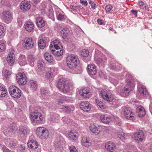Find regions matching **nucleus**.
Returning a JSON list of instances; mask_svg holds the SVG:
<instances>
[{
    "mask_svg": "<svg viewBox=\"0 0 152 152\" xmlns=\"http://www.w3.org/2000/svg\"><path fill=\"white\" fill-rule=\"evenodd\" d=\"M78 61L77 57L73 54L69 55L66 59L67 64L70 69H73L76 66Z\"/></svg>",
    "mask_w": 152,
    "mask_h": 152,
    "instance_id": "f257e3e1",
    "label": "nucleus"
},
{
    "mask_svg": "<svg viewBox=\"0 0 152 152\" xmlns=\"http://www.w3.org/2000/svg\"><path fill=\"white\" fill-rule=\"evenodd\" d=\"M126 84L122 91V92L123 93H125L126 95L128 94L130 92V91L132 90L134 87V84L130 80V79L132 77V75L128 74L126 75Z\"/></svg>",
    "mask_w": 152,
    "mask_h": 152,
    "instance_id": "f03ea898",
    "label": "nucleus"
},
{
    "mask_svg": "<svg viewBox=\"0 0 152 152\" xmlns=\"http://www.w3.org/2000/svg\"><path fill=\"white\" fill-rule=\"evenodd\" d=\"M57 87L58 89L64 93L69 92L70 91L69 84L64 79L62 78L59 80L57 84Z\"/></svg>",
    "mask_w": 152,
    "mask_h": 152,
    "instance_id": "7ed1b4c3",
    "label": "nucleus"
},
{
    "mask_svg": "<svg viewBox=\"0 0 152 152\" xmlns=\"http://www.w3.org/2000/svg\"><path fill=\"white\" fill-rule=\"evenodd\" d=\"M36 134L39 138L42 140L47 139L49 135L48 130L46 128L41 127L37 128Z\"/></svg>",
    "mask_w": 152,
    "mask_h": 152,
    "instance_id": "20e7f679",
    "label": "nucleus"
},
{
    "mask_svg": "<svg viewBox=\"0 0 152 152\" xmlns=\"http://www.w3.org/2000/svg\"><path fill=\"white\" fill-rule=\"evenodd\" d=\"M30 115V119L32 123L39 124L42 121L43 117L40 113L34 112L31 113Z\"/></svg>",
    "mask_w": 152,
    "mask_h": 152,
    "instance_id": "39448f33",
    "label": "nucleus"
},
{
    "mask_svg": "<svg viewBox=\"0 0 152 152\" xmlns=\"http://www.w3.org/2000/svg\"><path fill=\"white\" fill-rule=\"evenodd\" d=\"M9 91L10 95L14 98H18L21 96V90L15 86H10Z\"/></svg>",
    "mask_w": 152,
    "mask_h": 152,
    "instance_id": "423d86ee",
    "label": "nucleus"
},
{
    "mask_svg": "<svg viewBox=\"0 0 152 152\" xmlns=\"http://www.w3.org/2000/svg\"><path fill=\"white\" fill-rule=\"evenodd\" d=\"M100 94L103 99L107 101H112L114 99V96L110 94V91L104 89L100 91Z\"/></svg>",
    "mask_w": 152,
    "mask_h": 152,
    "instance_id": "0eeeda50",
    "label": "nucleus"
},
{
    "mask_svg": "<svg viewBox=\"0 0 152 152\" xmlns=\"http://www.w3.org/2000/svg\"><path fill=\"white\" fill-rule=\"evenodd\" d=\"M16 80L19 85H25L27 83L26 77L23 72H20L16 75Z\"/></svg>",
    "mask_w": 152,
    "mask_h": 152,
    "instance_id": "6e6552de",
    "label": "nucleus"
},
{
    "mask_svg": "<svg viewBox=\"0 0 152 152\" xmlns=\"http://www.w3.org/2000/svg\"><path fill=\"white\" fill-rule=\"evenodd\" d=\"M23 44L25 48L29 50L34 47V42L31 38L26 37L24 39Z\"/></svg>",
    "mask_w": 152,
    "mask_h": 152,
    "instance_id": "1a4fd4ad",
    "label": "nucleus"
},
{
    "mask_svg": "<svg viewBox=\"0 0 152 152\" xmlns=\"http://www.w3.org/2000/svg\"><path fill=\"white\" fill-rule=\"evenodd\" d=\"M144 137V134L141 130H138L134 134V140L138 142H142Z\"/></svg>",
    "mask_w": 152,
    "mask_h": 152,
    "instance_id": "9d476101",
    "label": "nucleus"
},
{
    "mask_svg": "<svg viewBox=\"0 0 152 152\" xmlns=\"http://www.w3.org/2000/svg\"><path fill=\"white\" fill-rule=\"evenodd\" d=\"M124 114L128 119L132 120L134 117V113L131 110L130 108L125 107L123 109Z\"/></svg>",
    "mask_w": 152,
    "mask_h": 152,
    "instance_id": "9b49d317",
    "label": "nucleus"
},
{
    "mask_svg": "<svg viewBox=\"0 0 152 152\" xmlns=\"http://www.w3.org/2000/svg\"><path fill=\"white\" fill-rule=\"evenodd\" d=\"M3 19L5 22L9 23L12 20V15L9 11H4L3 12Z\"/></svg>",
    "mask_w": 152,
    "mask_h": 152,
    "instance_id": "f8f14e48",
    "label": "nucleus"
},
{
    "mask_svg": "<svg viewBox=\"0 0 152 152\" xmlns=\"http://www.w3.org/2000/svg\"><path fill=\"white\" fill-rule=\"evenodd\" d=\"M80 108L85 112H88L91 109V105L87 101H82L80 104Z\"/></svg>",
    "mask_w": 152,
    "mask_h": 152,
    "instance_id": "ddd939ff",
    "label": "nucleus"
},
{
    "mask_svg": "<svg viewBox=\"0 0 152 152\" xmlns=\"http://www.w3.org/2000/svg\"><path fill=\"white\" fill-rule=\"evenodd\" d=\"M78 92L80 95L83 98H89L91 96V93L89 90L86 88L80 89Z\"/></svg>",
    "mask_w": 152,
    "mask_h": 152,
    "instance_id": "4468645a",
    "label": "nucleus"
},
{
    "mask_svg": "<svg viewBox=\"0 0 152 152\" xmlns=\"http://www.w3.org/2000/svg\"><path fill=\"white\" fill-rule=\"evenodd\" d=\"M101 126L91 124L89 127L91 131L96 134H99L101 132Z\"/></svg>",
    "mask_w": 152,
    "mask_h": 152,
    "instance_id": "2eb2a0df",
    "label": "nucleus"
},
{
    "mask_svg": "<svg viewBox=\"0 0 152 152\" xmlns=\"http://www.w3.org/2000/svg\"><path fill=\"white\" fill-rule=\"evenodd\" d=\"M105 147L108 151L113 152L116 149V146L112 142L108 141L105 144Z\"/></svg>",
    "mask_w": 152,
    "mask_h": 152,
    "instance_id": "dca6fc26",
    "label": "nucleus"
},
{
    "mask_svg": "<svg viewBox=\"0 0 152 152\" xmlns=\"http://www.w3.org/2000/svg\"><path fill=\"white\" fill-rule=\"evenodd\" d=\"M62 48V46L58 39H56L52 42L50 46V48L51 50H53V49L58 48Z\"/></svg>",
    "mask_w": 152,
    "mask_h": 152,
    "instance_id": "f3484780",
    "label": "nucleus"
},
{
    "mask_svg": "<svg viewBox=\"0 0 152 152\" xmlns=\"http://www.w3.org/2000/svg\"><path fill=\"white\" fill-rule=\"evenodd\" d=\"M24 27L26 30L28 32H31L34 28V25L31 22L27 21L24 24Z\"/></svg>",
    "mask_w": 152,
    "mask_h": 152,
    "instance_id": "a211bd4d",
    "label": "nucleus"
},
{
    "mask_svg": "<svg viewBox=\"0 0 152 152\" xmlns=\"http://www.w3.org/2000/svg\"><path fill=\"white\" fill-rule=\"evenodd\" d=\"M88 72L91 76H94L96 73V70L95 66L94 64H90L87 66Z\"/></svg>",
    "mask_w": 152,
    "mask_h": 152,
    "instance_id": "6ab92c4d",
    "label": "nucleus"
},
{
    "mask_svg": "<svg viewBox=\"0 0 152 152\" xmlns=\"http://www.w3.org/2000/svg\"><path fill=\"white\" fill-rule=\"evenodd\" d=\"M20 6L21 10L23 11L28 10L30 9L31 7L30 3L27 1H22Z\"/></svg>",
    "mask_w": 152,
    "mask_h": 152,
    "instance_id": "aec40b11",
    "label": "nucleus"
},
{
    "mask_svg": "<svg viewBox=\"0 0 152 152\" xmlns=\"http://www.w3.org/2000/svg\"><path fill=\"white\" fill-rule=\"evenodd\" d=\"M29 132V130L27 127H21L19 128V134L21 137H24L28 134Z\"/></svg>",
    "mask_w": 152,
    "mask_h": 152,
    "instance_id": "412c9836",
    "label": "nucleus"
},
{
    "mask_svg": "<svg viewBox=\"0 0 152 152\" xmlns=\"http://www.w3.org/2000/svg\"><path fill=\"white\" fill-rule=\"evenodd\" d=\"M100 119L101 121L105 124H109L111 121L110 116L106 114L101 115L100 116Z\"/></svg>",
    "mask_w": 152,
    "mask_h": 152,
    "instance_id": "4be33fe9",
    "label": "nucleus"
},
{
    "mask_svg": "<svg viewBox=\"0 0 152 152\" xmlns=\"http://www.w3.org/2000/svg\"><path fill=\"white\" fill-rule=\"evenodd\" d=\"M14 57L13 52H10L6 58L7 61L10 66H12L14 62Z\"/></svg>",
    "mask_w": 152,
    "mask_h": 152,
    "instance_id": "5701e85b",
    "label": "nucleus"
},
{
    "mask_svg": "<svg viewBox=\"0 0 152 152\" xmlns=\"http://www.w3.org/2000/svg\"><path fill=\"white\" fill-rule=\"evenodd\" d=\"M27 145L28 147L34 149L37 148L38 145V142L33 140H29L28 142Z\"/></svg>",
    "mask_w": 152,
    "mask_h": 152,
    "instance_id": "b1692460",
    "label": "nucleus"
},
{
    "mask_svg": "<svg viewBox=\"0 0 152 152\" xmlns=\"http://www.w3.org/2000/svg\"><path fill=\"white\" fill-rule=\"evenodd\" d=\"M36 21L37 25L39 27L42 28L45 25V22L41 17H37Z\"/></svg>",
    "mask_w": 152,
    "mask_h": 152,
    "instance_id": "393cba45",
    "label": "nucleus"
},
{
    "mask_svg": "<svg viewBox=\"0 0 152 152\" xmlns=\"http://www.w3.org/2000/svg\"><path fill=\"white\" fill-rule=\"evenodd\" d=\"M137 112L138 113L139 116L142 117L145 114V112L144 108L142 106H139L136 109Z\"/></svg>",
    "mask_w": 152,
    "mask_h": 152,
    "instance_id": "a878e982",
    "label": "nucleus"
},
{
    "mask_svg": "<svg viewBox=\"0 0 152 152\" xmlns=\"http://www.w3.org/2000/svg\"><path fill=\"white\" fill-rule=\"evenodd\" d=\"M82 144L86 147H88L91 145V142L88 138L86 137H83L81 140Z\"/></svg>",
    "mask_w": 152,
    "mask_h": 152,
    "instance_id": "bb28decb",
    "label": "nucleus"
},
{
    "mask_svg": "<svg viewBox=\"0 0 152 152\" xmlns=\"http://www.w3.org/2000/svg\"><path fill=\"white\" fill-rule=\"evenodd\" d=\"M96 102L97 106H98L100 108L102 109L105 108L106 107V104L105 102L103 101L102 100L97 98L96 99Z\"/></svg>",
    "mask_w": 152,
    "mask_h": 152,
    "instance_id": "cd10ccee",
    "label": "nucleus"
},
{
    "mask_svg": "<svg viewBox=\"0 0 152 152\" xmlns=\"http://www.w3.org/2000/svg\"><path fill=\"white\" fill-rule=\"evenodd\" d=\"M62 48H58L53 49L52 51L53 53L55 55L59 56L62 55L63 53V50H62Z\"/></svg>",
    "mask_w": 152,
    "mask_h": 152,
    "instance_id": "c85d7f7f",
    "label": "nucleus"
},
{
    "mask_svg": "<svg viewBox=\"0 0 152 152\" xmlns=\"http://www.w3.org/2000/svg\"><path fill=\"white\" fill-rule=\"evenodd\" d=\"M44 57L45 60L48 63H52L54 61L53 56L51 54L47 52L44 54Z\"/></svg>",
    "mask_w": 152,
    "mask_h": 152,
    "instance_id": "c756f323",
    "label": "nucleus"
},
{
    "mask_svg": "<svg viewBox=\"0 0 152 152\" xmlns=\"http://www.w3.org/2000/svg\"><path fill=\"white\" fill-rule=\"evenodd\" d=\"M27 58L29 64L31 66H33L35 61L34 56L32 54H29L28 55Z\"/></svg>",
    "mask_w": 152,
    "mask_h": 152,
    "instance_id": "7c9ffc66",
    "label": "nucleus"
},
{
    "mask_svg": "<svg viewBox=\"0 0 152 152\" xmlns=\"http://www.w3.org/2000/svg\"><path fill=\"white\" fill-rule=\"evenodd\" d=\"M45 64L43 60H39L37 63L38 68L40 70L42 71L45 70Z\"/></svg>",
    "mask_w": 152,
    "mask_h": 152,
    "instance_id": "2f4dec72",
    "label": "nucleus"
},
{
    "mask_svg": "<svg viewBox=\"0 0 152 152\" xmlns=\"http://www.w3.org/2000/svg\"><path fill=\"white\" fill-rule=\"evenodd\" d=\"M29 85L30 88L33 91H36L37 88V85L36 81L31 80L29 83Z\"/></svg>",
    "mask_w": 152,
    "mask_h": 152,
    "instance_id": "473e14b6",
    "label": "nucleus"
},
{
    "mask_svg": "<svg viewBox=\"0 0 152 152\" xmlns=\"http://www.w3.org/2000/svg\"><path fill=\"white\" fill-rule=\"evenodd\" d=\"M18 62L21 66H23L25 65L26 63V57L24 55H20L18 59Z\"/></svg>",
    "mask_w": 152,
    "mask_h": 152,
    "instance_id": "72a5a7b5",
    "label": "nucleus"
},
{
    "mask_svg": "<svg viewBox=\"0 0 152 152\" xmlns=\"http://www.w3.org/2000/svg\"><path fill=\"white\" fill-rule=\"evenodd\" d=\"M40 92L42 97L45 98V96L49 94V91L47 89L42 88L40 89Z\"/></svg>",
    "mask_w": 152,
    "mask_h": 152,
    "instance_id": "f704fd0d",
    "label": "nucleus"
},
{
    "mask_svg": "<svg viewBox=\"0 0 152 152\" xmlns=\"http://www.w3.org/2000/svg\"><path fill=\"white\" fill-rule=\"evenodd\" d=\"M7 94L6 89L4 87L0 86V97H4Z\"/></svg>",
    "mask_w": 152,
    "mask_h": 152,
    "instance_id": "c9c22d12",
    "label": "nucleus"
},
{
    "mask_svg": "<svg viewBox=\"0 0 152 152\" xmlns=\"http://www.w3.org/2000/svg\"><path fill=\"white\" fill-rule=\"evenodd\" d=\"M117 134L118 137L122 140L126 139L128 137L126 134L124 133L121 130L118 131V132H117Z\"/></svg>",
    "mask_w": 152,
    "mask_h": 152,
    "instance_id": "e433bc0d",
    "label": "nucleus"
},
{
    "mask_svg": "<svg viewBox=\"0 0 152 152\" xmlns=\"http://www.w3.org/2000/svg\"><path fill=\"white\" fill-rule=\"evenodd\" d=\"M59 115L58 114L54 113L50 117V120L53 122H58L59 120Z\"/></svg>",
    "mask_w": 152,
    "mask_h": 152,
    "instance_id": "4c0bfd02",
    "label": "nucleus"
},
{
    "mask_svg": "<svg viewBox=\"0 0 152 152\" xmlns=\"http://www.w3.org/2000/svg\"><path fill=\"white\" fill-rule=\"evenodd\" d=\"M46 42L43 39H40L38 42L39 47L41 49L44 48L46 46Z\"/></svg>",
    "mask_w": 152,
    "mask_h": 152,
    "instance_id": "58836bf2",
    "label": "nucleus"
},
{
    "mask_svg": "<svg viewBox=\"0 0 152 152\" xmlns=\"http://www.w3.org/2000/svg\"><path fill=\"white\" fill-rule=\"evenodd\" d=\"M6 42L3 40H0V51H2L6 49Z\"/></svg>",
    "mask_w": 152,
    "mask_h": 152,
    "instance_id": "ea45409f",
    "label": "nucleus"
},
{
    "mask_svg": "<svg viewBox=\"0 0 152 152\" xmlns=\"http://www.w3.org/2000/svg\"><path fill=\"white\" fill-rule=\"evenodd\" d=\"M139 91L140 94L142 96L145 95L148 93L146 89L142 87L139 89Z\"/></svg>",
    "mask_w": 152,
    "mask_h": 152,
    "instance_id": "a19ab883",
    "label": "nucleus"
},
{
    "mask_svg": "<svg viewBox=\"0 0 152 152\" xmlns=\"http://www.w3.org/2000/svg\"><path fill=\"white\" fill-rule=\"evenodd\" d=\"M56 15L57 18L58 20L63 21L65 19L66 17L61 13H56Z\"/></svg>",
    "mask_w": 152,
    "mask_h": 152,
    "instance_id": "79ce46f5",
    "label": "nucleus"
},
{
    "mask_svg": "<svg viewBox=\"0 0 152 152\" xmlns=\"http://www.w3.org/2000/svg\"><path fill=\"white\" fill-rule=\"evenodd\" d=\"M63 110L67 113H70L71 110H74V108L73 107L70 108L69 107L64 106L62 108Z\"/></svg>",
    "mask_w": 152,
    "mask_h": 152,
    "instance_id": "37998d69",
    "label": "nucleus"
},
{
    "mask_svg": "<svg viewBox=\"0 0 152 152\" xmlns=\"http://www.w3.org/2000/svg\"><path fill=\"white\" fill-rule=\"evenodd\" d=\"M54 145L56 147L59 148L61 145V143L60 140L59 138H57L55 140L54 142Z\"/></svg>",
    "mask_w": 152,
    "mask_h": 152,
    "instance_id": "c03bdc74",
    "label": "nucleus"
},
{
    "mask_svg": "<svg viewBox=\"0 0 152 152\" xmlns=\"http://www.w3.org/2000/svg\"><path fill=\"white\" fill-rule=\"evenodd\" d=\"M17 144V141L15 140H12L10 142V146L12 148H13L16 146Z\"/></svg>",
    "mask_w": 152,
    "mask_h": 152,
    "instance_id": "a18cd8bd",
    "label": "nucleus"
},
{
    "mask_svg": "<svg viewBox=\"0 0 152 152\" xmlns=\"http://www.w3.org/2000/svg\"><path fill=\"white\" fill-rule=\"evenodd\" d=\"M89 53V52L88 50L86 49H83L81 55L83 57H87L88 56Z\"/></svg>",
    "mask_w": 152,
    "mask_h": 152,
    "instance_id": "49530a36",
    "label": "nucleus"
},
{
    "mask_svg": "<svg viewBox=\"0 0 152 152\" xmlns=\"http://www.w3.org/2000/svg\"><path fill=\"white\" fill-rule=\"evenodd\" d=\"M11 74V72L8 70H6L5 71L4 74V76L6 79L9 78L10 77Z\"/></svg>",
    "mask_w": 152,
    "mask_h": 152,
    "instance_id": "de8ad7c7",
    "label": "nucleus"
},
{
    "mask_svg": "<svg viewBox=\"0 0 152 152\" xmlns=\"http://www.w3.org/2000/svg\"><path fill=\"white\" fill-rule=\"evenodd\" d=\"M139 4L140 7L142 9L144 8H148V5L146 4H144V2L142 1L139 2Z\"/></svg>",
    "mask_w": 152,
    "mask_h": 152,
    "instance_id": "09e8293b",
    "label": "nucleus"
},
{
    "mask_svg": "<svg viewBox=\"0 0 152 152\" xmlns=\"http://www.w3.org/2000/svg\"><path fill=\"white\" fill-rule=\"evenodd\" d=\"M69 149L70 152H78V150L74 146L71 145L70 146Z\"/></svg>",
    "mask_w": 152,
    "mask_h": 152,
    "instance_id": "8fccbe9b",
    "label": "nucleus"
},
{
    "mask_svg": "<svg viewBox=\"0 0 152 152\" xmlns=\"http://www.w3.org/2000/svg\"><path fill=\"white\" fill-rule=\"evenodd\" d=\"M58 71L57 69L55 67H50V71L53 74V75L56 74Z\"/></svg>",
    "mask_w": 152,
    "mask_h": 152,
    "instance_id": "3c124183",
    "label": "nucleus"
},
{
    "mask_svg": "<svg viewBox=\"0 0 152 152\" xmlns=\"http://www.w3.org/2000/svg\"><path fill=\"white\" fill-rule=\"evenodd\" d=\"M53 75L51 72L50 71L48 72H47L45 74V77L48 79H50L51 78Z\"/></svg>",
    "mask_w": 152,
    "mask_h": 152,
    "instance_id": "603ef678",
    "label": "nucleus"
},
{
    "mask_svg": "<svg viewBox=\"0 0 152 152\" xmlns=\"http://www.w3.org/2000/svg\"><path fill=\"white\" fill-rule=\"evenodd\" d=\"M4 28L3 26L0 25V38H1L4 35Z\"/></svg>",
    "mask_w": 152,
    "mask_h": 152,
    "instance_id": "864d4df0",
    "label": "nucleus"
},
{
    "mask_svg": "<svg viewBox=\"0 0 152 152\" xmlns=\"http://www.w3.org/2000/svg\"><path fill=\"white\" fill-rule=\"evenodd\" d=\"M95 61L97 64H99L102 63V60L100 58H96L95 59Z\"/></svg>",
    "mask_w": 152,
    "mask_h": 152,
    "instance_id": "5fc2aeb1",
    "label": "nucleus"
},
{
    "mask_svg": "<svg viewBox=\"0 0 152 152\" xmlns=\"http://www.w3.org/2000/svg\"><path fill=\"white\" fill-rule=\"evenodd\" d=\"M105 8L106 11L108 12L112 9V7L110 5H108L106 6Z\"/></svg>",
    "mask_w": 152,
    "mask_h": 152,
    "instance_id": "6e6d98bb",
    "label": "nucleus"
},
{
    "mask_svg": "<svg viewBox=\"0 0 152 152\" xmlns=\"http://www.w3.org/2000/svg\"><path fill=\"white\" fill-rule=\"evenodd\" d=\"M62 32L63 33L65 34V35H66V34L68 33V31L66 30V28H63L61 30Z\"/></svg>",
    "mask_w": 152,
    "mask_h": 152,
    "instance_id": "4d7b16f0",
    "label": "nucleus"
},
{
    "mask_svg": "<svg viewBox=\"0 0 152 152\" xmlns=\"http://www.w3.org/2000/svg\"><path fill=\"white\" fill-rule=\"evenodd\" d=\"M76 132H75L74 131V130H72L69 133V137H72V136H73V135H75V134H76Z\"/></svg>",
    "mask_w": 152,
    "mask_h": 152,
    "instance_id": "13d9d810",
    "label": "nucleus"
},
{
    "mask_svg": "<svg viewBox=\"0 0 152 152\" xmlns=\"http://www.w3.org/2000/svg\"><path fill=\"white\" fill-rule=\"evenodd\" d=\"M111 83H113L114 85H117L118 83V81L114 79H112L111 80Z\"/></svg>",
    "mask_w": 152,
    "mask_h": 152,
    "instance_id": "bf43d9fd",
    "label": "nucleus"
},
{
    "mask_svg": "<svg viewBox=\"0 0 152 152\" xmlns=\"http://www.w3.org/2000/svg\"><path fill=\"white\" fill-rule=\"evenodd\" d=\"M77 137L78 134H75V135H73V136H72V137H70V138L73 140H75L77 139Z\"/></svg>",
    "mask_w": 152,
    "mask_h": 152,
    "instance_id": "052dcab7",
    "label": "nucleus"
},
{
    "mask_svg": "<svg viewBox=\"0 0 152 152\" xmlns=\"http://www.w3.org/2000/svg\"><path fill=\"white\" fill-rule=\"evenodd\" d=\"M62 120L64 121L66 123H68L69 122V121L70 120L69 119H68L66 117H64L62 118Z\"/></svg>",
    "mask_w": 152,
    "mask_h": 152,
    "instance_id": "680f3d73",
    "label": "nucleus"
},
{
    "mask_svg": "<svg viewBox=\"0 0 152 152\" xmlns=\"http://www.w3.org/2000/svg\"><path fill=\"white\" fill-rule=\"evenodd\" d=\"M131 12L133 15H135L136 16H137V10H131Z\"/></svg>",
    "mask_w": 152,
    "mask_h": 152,
    "instance_id": "e2e57ef3",
    "label": "nucleus"
},
{
    "mask_svg": "<svg viewBox=\"0 0 152 152\" xmlns=\"http://www.w3.org/2000/svg\"><path fill=\"white\" fill-rule=\"evenodd\" d=\"M64 101V99H58L57 102L59 104H61Z\"/></svg>",
    "mask_w": 152,
    "mask_h": 152,
    "instance_id": "0e129e2a",
    "label": "nucleus"
},
{
    "mask_svg": "<svg viewBox=\"0 0 152 152\" xmlns=\"http://www.w3.org/2000/svg\"><path fill=\"white\" fill-rule=\"evenodd\" d=\"M3 151L4 152H12L6 148H3Z\"/></svg>",
    "mask_w": 152,
    "mask_h": 152,
    "instance_id": "69168bd1",
    "label": "nucleus"
},
{
    "mask_svg": "<svg viewBox=\"0 0 152 152\" xmlns=\"http://www.w3.org/2000/svg\"><path fill=\"white\" fill-rule=\"evenodd\" d=\"M70 8L71 9L74 10H76L77 7L76 6L71 5L70 6Z\"/></svg>",
    "mask_w": 152,
    "mask_h": 152,
    "instance_id": "338daca9",
    "label": "nucleus"
},
{
    "mask_svg": "<svg viewBox=\"0 0 152 152\" xmlns=\"http://www.w3.org/2000/svg\"><path fill=\"white\" fill-rule=\"evenodd\" d=\"M97 22L100 25H102L103 24V21L100 19H98L97 20Z\"/></svg>",
    "mask_w": 152,
    "mask_h": 152,
    "instance_id": "774afa93",
    "label": "nucleus"
}]
</instances>
